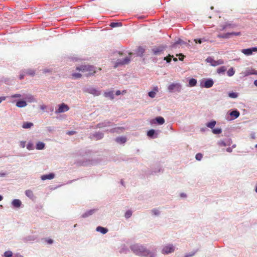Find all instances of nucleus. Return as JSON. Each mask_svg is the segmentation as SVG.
I'll return each instance as SVG.
<instances>
[{
  "mask_svg": "<svg viewBox=\"0 0 257 257\" xmlns=\"http://www.w3.org/2000/svg\"><path fill=\"white\" fill-rule=\"evenodd\" d=\"M130 249L136 254L143 257H157L158 255L157 248L152 249H148L145 246L135 244L131 245Z\"/></svg>",
  "mask_w": 257,
  "mask_h": 257,
  "instance_id": "obj_1",
  "label": "nucleus"
},
{
  "mask_svg": "<svg viewBox=\"0 0 257 257\" xmlns=\"http://www.w3.org/2000/svg\"><path fill=\"white\" fill-rule=\"evenodd\" d=\"M98 162L97 160L92 159L86 154L81 158L76 159L74 163L78 166H88L95 165Z\"/></svg>",
  "mask_w": 257,
  "mask_h": 257,
  "instance_id": "obj_2",
  "label": "nucleus"
},
{
  "mask_svg": "<svg viewBox=\"0 0 257 257\" xmlns=\"http://www.w3.org/2000/svg\"><path fill=\"white\" fill-rule=\"evenodd\" d=\"M168 90L170 93L177 92L179 93L182 90V85L179 83H173L168 86Z\"/></svg>",
  "mask_w": 257,
  "mask_h": 257,
  "instance_id": "obj_3",
  "label": "nucleus"
},
{
  "mask_svg": "<svg viewBox=\"0 0 257 257\" xmlns=\"http://www.w3.org/2000/svg\"><path fill=\"white\" fill-rule=\"evenodd\" d=\"M214 84V81L212 78H203L200 82V86L201 88H209Z\"/></svg>",
  "mask_w": 257,
  "mask_h": 257,
  "instance_id": "obj_4",
  "label": "nucleus"
},
{
  "mask_svg": "<svg viewBox=\"0 0 257 257\" xmlns=\"http://www.w3.org/2000/svg\"><path fill=\"white\" fill-rule=\"evenodd\" d=\"M175 250V246L173 244H168L163 246L161 252L164 254H168L173 252Z\"/></svg>",
  "mask_w": 257,
  "mask_h": 257,
  "instance_id": "obj_5",
  "label": "nucleus"
},
{
  "mask_svg": "<svg viewBox=\"0 0 257 257\" xmlns=\"http://www.w3.org/2000/svg\"><path fill=\"white\" fill-rule=\"evenodd\" d=\"M131 61V57H126L123 59H118L115 62L114 67L115 68L123 66L125 64H128Z\"/></svg>",
  "mask_w": 257,
  "mask_h": 257,
  "instance_id": "obj_6",
  "label": "nucleus"
},
{
  "mask_svg": "<svg viewBox=\"0 0 257 257\" xmlns=\"http://www.w3.org/2000/svg\"><path fill=\"white\" fill-rule=\"evenodd\" d=\"M83 91L93 95L94 96H98L100 94V91L98 89L92 87H85L83 88Z\"/></svg>",
  "mask_w": 257,
  "mask_h": 257,
  "instance_id": "obj_7",
  "label": "nucleus"
},
{
  "mask_svg": "<svg viewBox=\"0 0 257 257\" xmlns=\"http://www.w3.org/2000/svg\"><path fill=\"white\" fill-rule=\"evenodd\" d=\"M69 110V107L67 104L64 103H62L58 105V107L55 108V112L56 113H62L67 111Z\"/></svg>",
  "mask_w": 257,
  "mask_h": 257,
  "instance_id": "obj_8",
  "label": "nucleus"
},
{
  "mask_svg": "<svg viewBox=\"0 0 257 257\" xmlns=\"http://www.w3.org/2000/svg\"><path fill=\"white\" fill-rule=\"evenodd\" d=\"M160 133L159 130H155L154 129H151L147 131V135L148 138L154 139H156L158 137L159 134Z\"/></svg>",
  "mask_w": 257,
  "mask_h": 257,
  "instance_id": "obj_9",
  "label": "nucleus"
},
{
  "mask_svg": "<svg viewBox=\"0 0 257 257\" xmlns=\"http://www.w3.org/2000/svg\"><path fill=\"white\" fill-rule=\"evenodd\" d=\"M93 67L90 65H81L76 68V69L79 71H81L82 72L89 71L91 72L93 71ZM92 73L89 72L88 75H91Z\"/></svg>",
  "mask_w": 257,
  "mask_h": 257,
  "instance_id": "obj_10",
  "label": "nucleus"
},
{
  "mask_svg": "<svg viewBox=\"0 0 257 257\" xmlns=\"http://www.w3.org/2000/svg\"><path fill=\"white\" fill-rule=\"evenodd\" d=\"M165 119L162 116H157L155 118L151 119L150 123L151 124H158L162 125L165 123Z\"/></svg>",
  "mask_w": 257,
  "mask_h": 257,
  "instance_id": "obj_11",
  "label": "nucleus"
},
{
  "mask_svg": "<svg viewBox=\"0 0 257 257\" xmlns=\"http://www.w3.org/2000/svg\"><path fill=\"white\" fill-rule=\"evenodd\" d=\"M257 52V47H251L241 50V52L246 56H249L252 54L253 52Z\"/></svg>",
  "mask_w": 257,
  "mask_h": 257,
  "instance_id": "obj_12",
  "label": "nucleus"
},
{
  "mask_svg": "<svg viewBox=\"0 0 257 257\" xmlns=\"http://www.w3.org/2000/svg\"><path fill=\"white\" fill-rule=\"evenodd\" d=\"M244 76H248L250 75H257V70L252 68H246L245 70L242 72Z\"/></svg>",
  "mask_w": 257,
  "mask_h": 257,
  "instance_id": "obj_13",
  "label": "nucleus"
},
{
  "mask_svg": "<svg viewBox=\"0 0 257 257\" xmlns=\"http://www.w3.org/2000/svg\"><path fill=\"white\" fill-rule=\"evenodd\" d=\"M229 115L231 117L230 119H234L239 117L240 115L239 111L237 109H233L228 111Z\"/></svg>",
  "mask_w": 257,
  "mask_h": 257,
  "instance_id": "obj_14",
  "label": "nucleus"
},
{
  "mask_svg": "<svg viewBox=\"0 0 257 257\" xmlns=\"http://www.w3.org/2000/svg\"><path fill=\"white\" fill-rule=\"evenodd\" d=\"M104 137V134L100 132H97L90 135V138L95 140L102 139Z\"/></svg>",
  "mask_w": 257,
  "mask_h": 257,
  "instance_id": "obj_15",
  "label": "nucleus"
},
{
  "mask_svg": "<svg viewBox=\"0 0 257 257\" xmlns=\"http://www.w3.org/2000/svg\"><path fill=\"white\" fill-rule=\"evenodd\" d=\"M112 123L107 120H105L103 122H101L97 124L96 125V128H103L106 126H109L112 125Z\"/></svg>",
  "mask_w": 257,
  "mask_h": 257,
  "instance_id": "obj_16",
  "label": "nucleus"
},
{
  "mask_svg": "<svg viewBox=\"0 0 257 257\" xmlns=\"http://www.w3.org/2000/svg\"><path fill=\"white\" fill-rule=\"evenodd\" d=\"M37 238V237L34 235H30L25 236L22 238V240L24 242H28L35 241Z\"/></svg>",
  "mask_w": 257,
  "mask_h": 257,
  "instance_id": "obj_17",
  "label": "nucleus"
},
{
  "mask_svg": "<svg viewBox=\"0 0 257 257\" xmlns=\"http://www.w3.org/2000/svg\"><path fill=\"white\" fill-rule=\"evenodd\" d=\"M97 211V209H92L86 211L84 213H83L81 215L82 218H87L89 216L93 215L94 213H95Z\"/></svg>",
  "mask_w": 257,
  "mask_h": 257,
  "instance_id": "obj_18",
  "label": "nucleus"
},
{
  "mask_svg": "<svg viewBox=\"0 0 257 257\" xmlns=\"http://www.w3.org/2000/svg\"><path fill=\"white\" fill-rule=\"evenodd\" d=\"M232 144V140L231 139H227L224 141H220L218 142V144L220 146H230Z\"/></svg>",
  "mask_w": 257,
  "mask_h": 257,
  "instance_id": "obj_19",
  "label": "nucleus"
},
{
  "mask_svg": "<svg viewBox=\"0 0 257 257\" xmlns=\"http://www.w3.org/2000/svg\"><path fill=\"white\" fill-rule=\"evenodd\" d=\"M12 205L14 208H20L22 205V202L19 199H15L12 201Z\"/></svg>",
  "mask_w": 257,
  "mask_h": 257,
  "instance_id": "obj_20",
  "label": "nucleus"
},
{
  "mask_svg": "<svg viewBox=\"0 0 257 257\" xmlns=\"http://www.w3.org/2000/svg\"><path fill=\"white\" fill-rule=\"evenodd\" d=\"M165 47L163 46H159L157 48H154L152 49V51L155 55H158L164 51Z\"/></svg>",
  "mask_w": 257,
  "mask_h": 257,
  "instance_id": "obj_21",
  "label": "nucleus"
},
{
  "mask_svg": "<svg viewBox=\"0 0 257 257\" xmlns=\"http://www.w3.org/2000/svg\"><path fill=\"white\" fill-rule=\"evenodd\" d=\"M180 44V45H187V43L181 39H179L177 41H176L174 43L172 44L171 48H175L177 47V45Z\"/></svg>",
  "mask_w": 257,
  "mask_h": 257,
  "instance_id": "obj_22",
  "label": "nucleus"
},
{
  "mask_svg": "<svg viewBox=\"0 0 257 257\" xmlns=\"http://www.w3.org/2000/svg\"><path fill=\"white\" fill-rule=\"evenodd\" d=\"M96 231L99 232L103 234H106L108 231L107 228L101 226H97L96 228Z\"/></svg>",
  "mask_w": 257,
  "mask_h": 257,
  "instance_id": "obj_23",
  "label": "nucleus"
},
{
  "mask_svg": "<svg viewBox=\"0 0 257 257\" xmlns=\"http://www.w3.org/2000/svg\"><path fill=\"white\" fill-rule=\"evenodd\" d=\"M115 141L118 144H123L126 142V138L125 137H118L115 138Z\"/></svg>",
  "mask_w": 257,
  "mask_h": 257,
  "instance_id": "obj_24",
  "label": "nucleus"
},
{
  "mask_svg": "<svg viewBox=\"0 0 257 257\" xmlns=\"http://www.w3.org/2000/svg\"><path fill=\"white\" fill-rule=\"evenodd\" d=\"M27 103L25 100H19L17 101L16 106L18 107H24L27 106Z\"/></svg>",
  "mask_w": 257,
  "mask_h": 257,
  "instance_id": "obj_25",
  "label": "nucleus"
},
{
  "mask_svg": "<svg viewBox=\"0 0 257 257\" xmlns=\"http://www.w3.org/2000/svg\"><path fill=\"white\" fill-rule=\"evenodd\" d=\"M24 73H25L27 75L33 76L35 74V71L32 69H27L24 70Z\"/></svg>",
  "mask_w": 257,
  "mask_h": 257,
  "instance_id": "obj_26",
  "label": "nucleus"
},
{
  "mask_svg": "<svg viewBox=\"0 0 257 257\" xmlns=\"http://www.w3.org/2000/svg\"><path fill=\"white\" fill-rule=\"evenodd\" d=\"M150 211L152 215L155 216H159L161 214V211L158 208H154L151 210Z\"/></svg>",
  "mask_w": 257,
  "mask_h": 257,
  "instance_id": "obj_27",
  "label": "nucleus"
},
{
  "mask_svg": "<svg viewBox=\"0 0 257 257\" xmlns=\"http://www.w3.org/2000/svg\"><path fill=\"white\" fill-rule=\"evenodd\" d=\"M129 252H130V249H129L128 247L125 245H122L119 250V252L120 253L126 254Z\"/></svg>",
  "mask_w": 257,
  "mask_h": 257,
  "instance_id": "obj_28",
  "label": "nucleus"
},
{
  "mask_svg": "<svg viewBox=\"0 0 257 257\" xmlns=\"http://www.w3.org/2000/svg\"><path fill=\"white\" fill-rule=\"evenodd\" d=\"M145 50L141 46L138 47L137 51V55L138 56L142 57L145 53Z\"/></svg>",
  "mask_w": 257,
  "mask_h": 257,
  "instance_id": "obj_29",
  "label": "nucleus"
},
{
  "mask_svg": "<svg viewBox=\"0 0 257 257\" xmlns=\"http://www.w3.org/2000/svg\"><path fill=\"white\" fill-rule=\"evenodd\" d=\"M216 124V121L214 120H211V121L207 122L206 123V126L211 129H213Z\"/></svg>",
  "mask_w": 257,
  "mask_h": 257,
  "instance_id": "obj_30",
  "label": "nucleus"
},
{
  "mask_svg": "<svg viewBox=\"0 0 257 257\" xmlns=\"http://www.w3.org/2000/svg\"><path fill=\"white\" fill-rule=\"evenodd\" d=\"M104 96L106 97H109L110 99H114V94L113 91H109L108 92H105Z\"/></svg>",
  "mask_w": 257,
  "mask_h": 257,
  "instance_id": "obj_31",
  "label": "nucleus"
},
{
  "mask_svg": "<svg viewBox=\"0 0 257 257\" xmlns=\"http://www.w3.org/2000/svg\"><path fill=\"white\" fill-rule=\"evenodd\" d=\"M45 144L42 142H39L36 144V148L37 150H41L44 149Z\"/></svg>",
  "mask_w": 257,
  "mask_h": 257,
  "instance_id": "obj_32",
  "label": "nucleus"
},
{
  "mask_svg": "<svg viewBox=\"0 0 257 257\" xmlns=\"http://www.w3.org/2000/svg\"><path fill=\"white\" fill-rule=\"evenodd\" d=\"M34 125L33 123L28 121L24 122L22 127L24 128H30Z\"/></svg>",
  "mask_w": 257,
  "mask_h": 257,
  "instance_id": "obj_33",
  "label": "nucleus"
},
{
  "mask_svg": "<svg viewBox=\"0 0 257 257\" xmlns=\"http://www.w3.org/2000/svg\"><path fill=\"white\" fill-rule=\"evenodd\" d=\"M207 63L210 64V65L212 66H214V64H216V60H214V59L211 57H208L205 60Z\"/></svg>",
  "mask_w": 257,
  "mask_h": 257,
  "instance_id": "obj_34",
  "label": "nucleus"
},
{
  "mask_svg": "<svg viewBox=\"0 0 257 257\" xmlns=\"http://www.w3.org/2000/svg\"><path fill=\"white\" fill-rule=\"evenodd\" d=\"M188 84L190 87L195 86L197 84V80L195 78H190L189 80Z\"/></svg>",
  "mask_w": 257,
  "mask_h": 257,
  "instance_id": "obj_35",
  "label": "nucleus"
},
{
  "mask_svg": "<svg viewBox=\"0 0 257 257\" xmlns=\"http://www.w3.org/2000/svg\"><path fill=\"white\" fill-rule=\"evenodd\" d=\"M218 37L220 38L228 39L230 38V32H228L225 34H220L218 35Z\"/></svg>",
  "mask_w": 257,
  "mask_h": 257,
  "instance_id": "obj_36",
  "label": "nucleus"
},
{
  "mask_svg": "<svg viewBox=\"0 0 257 257\" xmlns=\"http://www.w3.org/2000/svg\"><path fill=\"white\" fill-rule=\"evenodd\" d=\"M173 58V60L174 61L176 62V61H177V59L176 58H174L173 56H171L170 55H169L168 56H167L166 57H165L164 58V60H166L167 63H170L171 62V58Z\"/></svg>",
  "mask_w": 257,
  "mask_h": 257,
  "instance_id": "obj_37",
  "label": "nucleus"
},
{
  "mask_svg": "<svg viewBox=\"0 0 257 257\" xmlns=\"http://www.w3.org/2000/svg\"><path fill=\"white\" fill-rule=\"evenodd\" d=\"M26 195L30 199H33L34 197V194L32 191L30 190H27L25 191Z\"/></svg>",
  "mask_w": 257,
  "mask_h": 257,
  "instance_id": "obj_38",
  "label": "nucleus"
},
{
  "mask_svg": "<svg viewBox=\"0 0 257 257\" xmlns=\"http://www.w3.org/2000/svg\"><path fill=\"white\" fill-rule=\"evenodd\" d=\"M212 132L215 135H219L222 133V129L219 127L213 128L212 129Z\"/></svg>",
  "mask_w": 257,
  "mask_h": 257,
  "instance_id": "obj_39",
  "label": "nucleus"
},
{
  "mask_svg": "<svg viewBox=\"0 0 257 257\" xmlns=\"http://www.w3.org/2000/svg\"><path fill=\"white\" fill-rule=\"evenodd\" d=\"M226 70V69L225 66H222L220 67H219L217 70V72L218 74H224L225 71Z\"/></svg>",
  "mask_w": 257,
  "mask_h": 257,
  "instance_id": "obj_40",
  "label": "nucleus"
},
{
  "mask_svg": "<svg viewBox=\"0 0 257 257\" xmlns=\"http://www.w3.org/2000/svg\"><path fill=\"white\" fill-rule=\"evenodd\" d=\"M238 93L235 92H229L228 93V96L232 98H236L238 97Z\"/></svg>",
  "mask_w": 257,
  "mask_h": 257,
  "instance_id": "obj_41",
  "label": "nucleus"
},
{
  "mask_svg": "<svg viewBox=\"0 0 257 257\" xmlns=\"http://www.w3.org/2000/svg\"><path fill=\"white\" fill-rule=\"evenodd\" d=\"M234 73L235 71L232 67L230 68L227 72V74L229 77L232 76Z\"/></svg>",
  "mask_w": 257,
  "mask_h": 257,
  "instance_id": "obj_42",
  "label": "nucleus"
},
{
  "mask_svg": "<svg viewBox=\"0 0 257 257\" xmlns=\"http://www.w3.org/2000/svg\"><path fill=\"white\" fill-rule=\"evenodd\" d=\"M110 26L112 28H115V27L121 26L122 24L120 22H112V23H111Z\"/></svg>",
  "mask_w": 257,
  "mask_h": 257,
  "instance_id": "obj_43",
  "label": "nucleus"
},
{
  "mask_svg": "<svg viewBox=\"0 0 257 257\" xmlns=\"http://www.w3.org/2000/svg\"><path fill=\"white\" fill-rule=\"evenodd\" d=\"M132 215V211L131 210H127L124 214V217L126 219L130 218Z\"/></svg>",
  "mask_w": 257,
  "mask_h": 257,
  "instance_id": "obj_44",
  "label": "nucleus"
},
{
  "mask_svg": "<svg viewBox=\"0 0 257 257\" xmlns=\"http://www.w3.org/2000/svg\"><path fill=\"white\" fill-rule=\"evenodd\" d=\"M206 41V40L205 38H198L194 40V41L197 44H201Z\"/></svg>",
  "mask_w": 257,
  "mask_h": 257,
  "instance_id": "obj_45",
  "label": "nucleus"
},
{
  "mask_svg": "<svg viewBox=\"0 0 257 257\" xmlns=\"http://www.w3.org/2000/svg\"><path fill=\"white\" fill-rule=\"evenodd\" d=\"M27 149L29 150H32L34 149V146L33 143L29 142L27 145Z\"/></svg>",
  "mask_w": 257,
  "mask_h": 257,
  "instance_id": "obj_46",
  "label": "nucleus"
},
{
  "mask_svg": "<svg viewBox=\"0 0 257 257\" xmlns=\"http://www.w3.org/2000/svg\"><path fill=\"white\" fill-rule=\"evenodd\" d=\"M5 257H12L13 256V252L10 250L6 251L4 252Z\"/></svg>",
  "mask_w": 257,
  "mask_h": 257,
  "instance_id": "obj_47",
  "label": "nucleus"
},
{
  "mask_svg": "<svg viewBox=\"0 0 257 257\" xmlns=\"http://www.w3.org/2000/svg\"><path fill=\"white\" fill-rule=\"evenodd\" d=\"M197 250L194 251H192L189 253H186L184 255V257H191V256H193L197 252Z\"/></svg>",
  "mask_w": 257,
  "mask_h": 257,
  "instance_id": "obj_48",
  "label": "nucleus"
},
{
  "mask_svg": "<svg viewBox=\"0 0 257 257\" xmlns=\"http://www.w3.org/2000/svg\"><path fill=\"white\" fill-rule=\"evenodd\" d=\"M156 94V91H151L148 93V95L151 98H154L155 97Z\"/></svg>",
  "mask_w": 257,
  "mask_h": 257,
  "instance_id": "obj_49",
  "label": "nucleus"
},
{
  "mask_svg": "<svg viewBox=\"0 0 257 257\" xmlns=\"http://www.w3.org/2000/svg\"><path fill=\"white\" fill-rule=\"evenodd\" d=\"M203 155L201 153H197L195 156V159L197 161H200L202 158Z\"/></svg>",
  "mask_w": 257,
  "mask_h": 257,
  "instance_id": "obj_50",
  "label": "nucleus"
},
{
  "mask_svg": "<svg viewBox=\"0 0 257 257\" xmlns=\"http://www.w3.org/2000/svg\"><path fill=\"white\" fill-rule=\"evenodd\" d=\"M72 76L74 78L77 79V78H79L81 77V74L79 73H74L72 74Z\"/></svg>",
  "mask_w": 257,
  "mask_h": 257,
  "instance_id": "obj_51",
  "label": "nucleus"
},
{
  "mask_svg": "<svg viewBox=\"0 0 257 257\" xmlns=\"http://www.w3.org/2000/svg\"><path fill=\"white\" fill-rule=\"evenodd\" d=\"M216 63L214 64V66H216L217 65H219L224 64L223 60H222L221 59L218 60L216 61Z\"/></svg>",
  "mask_w": 257,
  "mask_h": 257,
  "instance_id": "obj_52",
  "label": "nucleus"
},
{
  "mask_svg": "<svg viewBox=\"0 0 257 257\" xmlns=\"http://www.w3.org/2000/svg\"><path fill=\"white\" fill-rule=\"evenodd\" d=\"M230 25L228 24V23H226L224 25L220 26V27H221L220 30L221 31H223L225 29H226L228 27H230Z\"/></svg>",
  "mask_w": 257,
  "mask_h": 257,
  "instance_id": "obj_53",
  "label": "nucleus"
},
{
  "mask_svg": "<svg viewBox=\"0 0 257 257\" xmlns=\"http://www.w3.org/2000/svg\"><path fill=\"white\" fill-rule=\"evenodd\" d=\"M67 135L69 136H72L76 134V132L74 131H67L66 133Z\"/></svg>",
  "mask_w": 257,
  "mask_h": 257,
  "instance_id": "obj_54",
  "label": "nucleus"
},
{
  "mask_svg": "<svg viewBox=\"0 0 257 257\" xmlns=\"http://www.w3.org/2000/svg\"><path fill=\"white\" fill-rule=\"evenodd\" d=\"M230 37H231L233 36H240L241 35V33H240V32H230Z\"/></svg>",
  "mask_w": 257,
  "mask_h": 257,
  "instance_id": "obj_55",
  "label": "nucleus"
},
{
  "mask_svg": "<svg viewBox=\"0 0 257 257\" xmlns=\"http://www.w3.org/2000/svg\"><path fill=\"white\" fill-rule=\"evenodd\" d=\"M62 185V184H59L56 186H49V189L50 190H54L60 186H61Z\"/></svg>",
  "mask_w": 257,
  "mask_h": 257,
  "instance_id": "obj_56",
  "label": "nucleus"
},
{
  "mask_svg": "<svg viewBox=\"0 0 257 257\" xmlns=\"http://www.w3.org/2000/svg\"><path fill=\"white\" fill-rule=\"evenodd\" d=\"M26 75V73H24V70H22L20 73V79H24V77Z\"/></svg>",
  "mask_w": 257,
  "mask_h": 257,
  "instance_id": "obj_57",
  "label": "nucleus"
},
{
  "mask_svg": "<svg viewBox=\"0 0 257 257\" xmlns=\"http://www.w3.org/2000/svg\"><path fill=\"white\" fill-rule=\"evenodd\" d=\"M27 98L28 99H29L30 100V102H33V101H35V99L33 97V96H32L31 95H29L27 97Z\"/></svg>",
  "mask_w": 257,
  "mask_h": 257,
  "instance_id": "obj_58",
  "label": "nucleus"
},
{
  "mask_svg": "<svg viewBox=\"0 0 257 257\" xmlns=\"http://www.w3.org/2000/svg\"><path fill=\"white\" fill-rule=\"evenodd\" d=\"M41 178L42 180H46L48 179V174L42 175L41 177Z\"/></svg>",
  "mask_w": 257,
  "mask_h": 257,
  "instance_id": "obj_59",
  "label": "nucleus"
},
{
  "mask_svg": "<svg viewBox=\"0 0 257 257\" xmlns=\"http://www.w3.org/2000/svg\"><path fill=\"white\" fill-rule=\"evenodd\" d=\"M21 97L22 95L20 94H15L11 96V97L12 98H20Z\"/></svg>",
  "mask_w": 257,
  "mask_h": 257,
  "instance_id": "obj_60",
  "label": "nucleus"
},
{
  "mask_svg": "<svg viewBox=\"0 0 257 257\" xmlns=\"http://www.w3.org/2000/svg\"><path fill=\"white\" fill-rule=\"evenodd\" d=\"M48 26V23L47 22H44L42 23L41 25L42 29H45Z\"/></svg>",
  "mask_w": 257,
  "mask_h": 257,
  "instance_id": "obj_61",
  "label": "nucleus"
},
{
  "mask_svg": "<svg viewBox=\"0 0 257 257\" xmlns=\"http://www.w3.org/2000/svg\"><path fill=\"white\" fill-rule=\"evenodd\" d=\"M55 177V174L53 173H49V180L53 179Z\"/></svg>",
  "mask_w": 257,
  "mask_h": 257,
  "instance_id": "obj_62",
  "label": "nucleus"
},
{
  "mask_svg": "<svg viewBox=\"0 0 257 257\" xmlns=\"http://www.w3.org/2000/svg\"><path fill=\"white\" fill-rule=\"evenodd\" d=\"M120 129V127H117V128H112L111 130H109V132L111 133H113L115 132H117L116 131V130H119Z\"/></svg>",
  "mask_w": 257,
  "mask_h": 257,
  "instance_id": "obj_63",
  "label": "nucleus"
},
{
  "mask_svg": "<svg viewBox=\"0 0 257 257\" xmlns=\"http://www.w3.org/2000/svg\"><path fill=\"white\" fill-rule=\"evenodd\" d=\"M41 241L44 242L46 244H48V238H42Z\"/></svg>",
  "mask_w": 257,
  "mask_h": 257,
  "instance_id": "obj_64",
  "label": "nucleus"
}]
</instances>
